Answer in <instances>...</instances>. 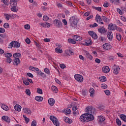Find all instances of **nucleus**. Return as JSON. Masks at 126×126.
I'll return each instance as SVG.
<instances>
[{
    "label": "nucleus",
    "mask_w": 126,
    "mask_h": 126,
    "mask_svg": "<svg viewBox=\"0 0 126 126\" xmlns=\"http://www.w3.org/2000/svg\"><path fill=\"white\" fill-rule=\"evenodd\" d=\"M79 21V19L76 18L75 16L71 17L69 20L70 26L72 27V28H74L75 26L77 25V23H78Z\"/></svg>",
    "instance_id": "2"
},
{
    "label": "nucleus",
    "mask_w": 126,
    "mask_h": 126,
    "mask_svg": "<svg viewBox=\"0 0 126 126\" xmlns=\"http://www.w3.org/2000/svg\"><path fill=\"white\" fill-rule=\"evenodd\" d=\"M4 16L5 17L6 20H9V18L11 17V14H4Z\"/></svg>",
    "instance_id": "35"
},
{
    "label": "nucleus",
    "mask_w": 126,
    "mask_h": 126,
    "mask_svg": "<svg viewBox=\"0 0 126 126\" xmlns=\"http://www.w3.org/2000/svg\"><path fill=\"white\" fill-rule=\"evenodd\" d=\"M84 45H85L86 46H90L92 45V41H91V39H88L85 41V44H84Z\"/></svg>",
    "instance_id": "18"
},
{
    "label": "nucleus",
    "mask_w": 126,
    "mask_h": 126,
    "mask_svg": "<svg viewBox=\"0 0 126 126\" xmlns=\"http://www.w3.org/2000/svg\"><path fill=\"white\" fill-rule=\"evenodd\" d=\"M102 19L104 21V22H109L110 21V19L109 18L106 17L105 16H102L101 17Z\"/></svg>",
    "instance_id": "33"
},
{
    "label": "nucleus",
    "mask_w": 126,
    "mask_h": 126,
    "mask_svg": "<svg viewBox=\"0 0 126 126\" xmlns=\"http://www.w3.org/2000/svg\"><path fill=\"white\" fill-rule=\"evenodd\" d=\"M100 18H101V16H100V15L96 14L95 16V20L96 22H98V21H99V20L100 19Z\"/></svg>",
    "instance_id": "43"
},
{
    "label": "nucleus",
    "mask_w": 126,
    "mask_h": 126,
    "mask_svg": "<svg viewBox=\"0 0 126 126\" xmlns=\"http://www.w3.org/2000/svg\"><path fill=\"white\" fill-rule=\"evenodd\" d=\"M14 109L16 111H18V112H20L21 111V106L16 104L14 106Z\"/></svg>",
    "instance_id": "21"
},
{
    "label": "nucleus",
    "mask_w": 126,
    "mask_h": 126,
    "mask_svg": "<svg viewBox=\"0 0 126 126\" xmlns=\"http://www.w3.org/2000/svg\"><path fill=\"white\" fill-rule=\"evenodd\" d=\"M65 113L66 114H67V115L70 114V113H71V110L70 109L66 108L65 109Z\"/></svg>",
    "instance_id": "44"
},
{
    "label": "nucleus",
    "mask_w": 126,
    "mask_h": 126,
    "mask_svg": "<svg viewBox=\"0 0 126 126\" xmlns=\"http://www.w3.org/2000/svg\"><path fill=\"white\" fill-rule=\"evenodd\" d=\"M68 42L69 43V44H76V41H75L74 40L71 39V38H69L68 39Z\"/></svg>",
    "instance_id": "34"
},
{
    "label": "nucleus",
    "mask_w": 126,
    "mask_h": 126,
    "mask_svg": "<svg viewBox=\"0 0 126 126\" xmlns=\"http://www.w3.org/2000/svg\"><path fill=\"white\" fill-rule=\"evenodd\" d=\"M13 64L16 66H17L18 64L20 63V60L19 58H15L13 61Z\"/></svg>",
    "instance_id": "7"
},
{
    "label": "nucleus",
    "mask_w": 126,
    "mask_h": 126,
    "mask_svg": "<svg viewBox=\"0 0 126 126\" xmlns=\"http://www.w3.org/2000/svg\"><path fill=\"white\" fill-rule=\"evenodd\" d=\"M107 87H108V86H107L106 84H101V88H102V89H107Z\"/></svg>",
    "instance_id": "49"
},
{
    "label": "nucleus",
    "mask_w": 126,
    "mask_h": 126,
    "mask_svg": "<svg viewBox=\"0 0 126 126\" xmlns=\"http://www.w3.org/2000/svg\"><path fill=\"white\" fill-rule=\"evenodd\" d=\"M98 31L99 33H101V34H104V33H106V32H107V31L105 29L104 27H100V28L98 29Z\"/></svg>",
    "instance_id": "12"
},
{
    "label": "nucleus",
    "mask_w": 126,
    "mask_h": 126,
    "mask_svg": "<svg viewBox=\"0 0 126 126\" xmlns=\"http://www.w3.org/2000/svg\"><path fill=\"white\" fill-rule=\"evenodd\" d=\"M120 69H121V68H120V67H117L116 68L114 69V74H119V71L120 70Z\"/></svg>",
    "instance_id": "30"
},
{
    "label": "nucleus",
    "mask_w": 126,
    "mask_h": 126,
    "mask_svg": "<svg viewBox=\"0 0 126 126\" xmlns=\"http://www.w3.org/2000/svg\"><path fill=\"white\" fill-rule=\"evenodd\" d=\"M50 120L53 122L54 126H60V122L58 121V119L54 116H50Z\"/></svg>",
    "instance_id": "3"
},
{
    "label": "nucleus",
    "mask_w": 126,
    "mask_h": 126,
    "mask_svg": "<svg viewBox=\"0 0 126 126\" xmlns=\"http://www.w3.org/2000/svg\"><path fill=\"white\" fill-rule=\"evenodd\" d=\"M74 78L78 82H83V76L79 74H75Z\"/></svg>",
    "instance_id": "4"
},
{
    "label": "nucleus",
    "mask_w": 126,
    "mask_h": 126,
    "mask_svg": "<svg viewBox=\"0 0 126 126\" xmlns=\"http://www.w3.org/2000/svg\"><path fill=\"white\" fill-rule=\"evenodd\" d=\"M73 38L75 41H77V42H80L82 40V37L78 35H74Z\"/></svg>",
    "instance_id": "13"
},
{
    "label": "nucleus",
    "mask_w": 126,
    "mask_h": 126,
    "mask_svg": "<svg viewBox=\"0 0 126 126\" xmlns=\"http://www.w3.org/2000/svg\"><path fill=\"white\" fill-rule=\"evenodd\" d=\"M66 3L68 4L69 6H72V3L69 1H66Z\"/></svg>",
    "instance_id": "64"
},
{
    "label": "nucleus",
    "mask_w": 126,
    "mask_h": 126,
    "mask_svg": "<svg viewBox=\"0 0 126 126\" xmlns=\"http://www.w3.org/2000/svg\"><path fill=\"white\" fill-rule=\"evenodd\" d=\"M105 120V117L100 116L98 119V124H102V122H104Z\"/></svg>",
    "instance_id": "27"
},
{
    "label": "nucleus",
    "mask_w": 126,
    "mask_h": 126,
    "mask_svg": "<svg viewBox=\"0 0 126 126\" xmlns=\"http://www.w3.org/2000/svg\"><path fill=\"white\" fill-rule=\"evenodd\" d=\"M86 109L87 113L83 114L80 116V121L84 123H88V122L94 121V116L92 115V110H93V108L90 106H88Z\"/></svg>",
    "instance_id": "1"
},
{
    "label": "nucleus",
    "mask_w": 126,
    "mask_h": 126,
    "mask_svg": "<svg viewBox=\"0 0 126 126\" xmlns=\"http://www.w3.org/2000/svg\"><path fill=\"white\" fill-rule=\"evenodd\" d=\"M53 24L54 25V26H56V27H58V28H60L63 26V25L62 24V22L58 19H55L53 21Z\"/></svg>",
    "instance_id": "5"
},
{
    "label": "nucleus",
    "mask_w": 126,
    "mask_h": 126,
    "mask_svg": "<svg viewBox=\"0 0 126 126\" xmlns=\"http://www.w3.org/2000/svg\"><path fill=\"white\" fill-rule=\"evenodd\" d=\"M86 57L87 59H89V60H91V61H92L93 59V57L92 56V55H90V53L87 51L86 52Z\"/></svg>",
    "instance_id": "16"
},
{
    "label": "nucleus",
    "mask_w": 126,
    "mask_h": 126,
    "mask_svg": "<svg viewBox=\"0 0 126 126\" xmlns=\"http://www.w3.org/2000/svg\"><path fill=\"white\" fill-rule=\"evenodd\" d=\"M94 9H95V10H97V11H99L101 12L102 11V7H94Z\"/></svg>",
    "instance_id": "41"
},
{
    "label": "nucleus",
    "mask_w": 126,
    "mask_h": 126,
    "mask_svg": "<svg viewBox=\"0 0 126 126\" xmlns=\"http://www.w3.org/2000/svg\"><path fill=\"white\" fill-rule=\"evenodd\" d=\"M2 120H3V121H5V122H6L8 124H9L10 123V118L8 117V116H2L1 118Z\"/></svg>",
    "instance_id": "14"
},
{
    "label": "nucleus",
    "mask_w": 126,
    "mask_h": 126,
    "mask_svg": "<svg viewBox=\"0 0 126 126\" xmlns=\"http://www.w3.org/2000/svg\"><path fill=\"white\" fill-rule=\"evenodd\" d=\"M41 26H43L45 28H49L51 27V24L49 23H42L41 24H40Z\"/></svg>",
    "instance_id": "15"
},
{
    "label": "nucleus",
    "mask_w": 126,
    "mask_h": 126,
    "mask_svg": "<svg viewBox=\"0 0 126 126\" xmlns=\"http://www.w3.org/2000/svg\"><path fill=\"white\" fill-rule=\"evenodd\" d=\"M20 43L18 41H14V48H20Z\"/></svg>",
    "instance_id": "23"
},
{
    "label": "nucleus",
    "mask_w": 126,
    "mask_h": 126,
    "mask_svg": "<svg viewBox=\"0 0 126 126\" xmlns=\"http://www.w3.org/2000/svg\"><path fill=\"white\" fill-rule=\"evenodd\" d=\"M10 4L11 6H17V0H10Z\"/></svg>",
    "instance_id": "11"
},
{
    "label": "nucleus",
    "mask_w": 126,
    "mask_h": 126,
    "mask_svg": "<svg viewBox=\"0 0 126 126\" xmlns=\"http://www.w3.org/2000/svg\"><path fill=\"white\" fill-rule=\"evenodd\" d=\"M37 93H38V94H43V90H42V89H41L40 88H38L37 89Z\"/></svg>",
    "instance_id": "54"
},
{
    "label": "nucleus",
    "mask_w": 126,
    "mask_h": 126,
    "mask_svg": "<svg viewBox=\"0 0 126 126\" xmlns=\"http://www.w3.org/2000/svg\"><path fill=\"white\" fill-rule=\"evenodd\" d=\"M3 27L4 28L7 29V28H9V24H8V23H4L3 25Z\"/></svg>",
    "instance_id": "53"
},
{
    "label": "nucleus",
    "mask_w": 126,
    "mask_h": 126,
    "mask_svg": "<svg viewBox=\"0 0 126 126\" xmlns=\"http://www.w3.org/2000/svg\"><path fill=\"white\" fill-rule=\"evenodd\" d=\"M21 57V54L20 53H16L13 55V57L17 59V58H20Z\"/></svg>",
    "instance_id": "24"
},
{
    "label": "nucleus",
    "mask_w": 126,
    "mask_h": 126,
    "mask_svg": "<svg viewBox=\"0 0 126 126\" xmlns=\"http://www.w3.org/2000/svg\"><path fill=\"white\" fill-rule=\"evenodd\" d=\"M108 29H109V30H111V31H114L117 29V25L115 24L114 25L112 23L109 24L108 26Z\"/></svg>",
    "instance_id": "6"
},
{
    "label": "nucleus",
    "mask_w": 126,
    "mask_h": 126,
    "mask_svg": "<svg viewBox=\"0 0 126 126\" xmlns=\"http://www.w3.org/2000/svg\"><path fill=\"white\" fill-rule=\"evenodd\" d=\"M27 75H28L29 77H31L32 78H33V77H34V76L31 73H27Z\"/></svg>",
    "instance_id": "58"
},
{
    "label": "nucleus",
    "mask_w": 126,
    "mask_h": 126,
    "mask_svg": "<svg viewBox=\"0 0 126 126\" xmlns=\"http://www.w3.org/2000/svg\"><path fill=\"white\" fill-rule=\"evenodd\" d=\"M4 55L5 56V57L7 58V59L11 58V57H12V54H11V53H5Z\"/></svg>",
    "instance_id": "28"
},
{
    "label": "nucleus",
    "mask_w": 126,
    "mask_h": 126,
    "mask_svg": "<svg viewBox=\"0 0 126 126\" xmlns=\"http://www.w3.org/2000/svg\"><path fill=\"white\" fill-rule=\"evenodd\" d=\"M11 10V11H13V12H17V11H18V9H16V6H12Z\"/></svg>",
    "instance_id": "31"
},
{
    "label": "nucleus",
    "mask_w": 126,
    "mask_h": 126,
    "mask_svg": "<svg viewBox=\"0 0 126 126\" xmlns=\"http://www.w3.org/2000/svg\"><path fill=\"white\" fill-rule=\"evenodd\" d=\"M25 29H26L27 30L30 29V25L28 24L25 25Z\"/></svg>",
    "instance_id": "59"
},
{
    "label": "nucleus",
    "mask_w": 126,
    "mask_h": 126,
    "mask_svg": "<svg viewBox=\"0 0 126 126\" xmlns=\"http://www.w3.org/2000/svg\"><path fill=\"white\" fill-rule=\"evenodd\" d=\"M31 126H37V122H36V120H33L32 122Z\"/></svg>",
    "instance_id": "48"
},
{
    "label": "nucleus",
    "mask_w": 126,
    "mask_h": 126,
    "mask_svg": "<svg viewBox=\"0 0 126 126\" xmlns=\"http://www.w3.org/2000/svg\"><path fill=\"white\" fill-rule=\"evenodd\" d=\"M29 69L30 70H32V71H39V68L33 66H30Z\"/></svg>",
    "instance_id": "26"
},
{
    "label": "nucleus",
    "mask_w": 126,
    "mask_h": 126,
    "mask_svg": "<svg viewBox=\"0 0 126 126\" xmlns=\"http://www.w3.org/2000/svg\"><path fill=\"white\" fill-rule=\"evenodd\" d=\"M25 42L26 43H27V44H30V43H31V41L30 40V39L27 38L25 40Z\"/></svg>",
    "instance_id": "61"
},
{
    "label": "nucleus",
    "mask_w": 126,
    "mask_h": 126,
    "mask_svg": "<svg viewBox=\"0 0 126 126\" xmlns=\"http://www.w3.org/2000/svg\"><path fill=\"white\" fill-rule=\"evenodd\" d=\"M65 53L68 56H72V55H73V52L71 51L70 50H65Z\"/></svg>",
    "instance_id": "22"
},
{
    "label": "nucleus",
    "mask_w": 126,
    "mask_h": 126,
    "mask_svg": "<svg viewBox=\"0 0 126 126\" xmlns=\"http://www.w3.org/2000/svg\"><path fill=\"white\" fill-rule=\"evenodd\" d=\"M5 30L4 28H0V33H4Z\"/></svg>",
    "instance_id": "62"
},
{
    "label": "nucleus",
    "mask_w": 126,
    "mask_h": 126,
    "mask_svg": "<svg viewBox=\"0 0 126 126\" xmlns=\"http://www.w3.org/2000/svg\"><path fill=\"white\" fill-rule=\"evenodd\" d=\"M44 21H48L49 20V17L48 16H44L43 18Z\"/></svg>",
    "instance_id": "51"
},
{
    "label": "nucleus",
    "mask_w": 126,
    "mask_h": 126,
    "mask_svg": "<svg viewBox=\"0 0 126 126\" xmlns=\"http://www.w3.org/2000/svg\"><path fill=\"white\" fill-rule=\"evenodd\" d=\"M102 47L103 48V49H104V50H111V49L112 48V46H111V45L108 44V43H105L102 45Z\"/></svg>",
    "instance_id": "9"
},
{
    "label": "nucleus",
    "mask_w": 126,
    "mask_h": 126,
    "mask_svg": "<svg viewBox=\"0 0 126 126\" xmlns=\"http://www.w3.org/2000/svg\"><path fill=\"white\" fill-rule=\"evenodd\" d=\"M95 33V32H93V31H90L88 32V34L91 36V37H93V35H94V33Z\"/></svg>",
    "instance_id": "45"
},
{
    "label": "nucleus",
    "mask_w": 126,
    "mask_h": 126,
    "mask_svg": "<svg viewBox=\"0 0 126 126\" xmlns=\"http://www.w3.org/2000/svg\"><path fill=\"white\" fill-rule=\"evenodd\" d=\"M9 46H11V47H8V48H10L11 49V48H12V47H14V41H12L9 45Z\"/></svg>",
    "instance_id": "60"
},
{
    "label": "nucleus",
    "mask_w": 126,
    "mask_h": 126,
    "mask_svg": "<svg viewBox=\"0 0 126 126\" xmlns=\"http://www.w3.org/2000/svg\"><path fill=\"white\" fill-rule=\"evenodd\" d=\"M99 79L101 82H105V81H107V78L105 76H101V77H99Z\"/></svg>",
    "instance_id": "36"
},
{
    "label": "nucleus",
    "mask_w": 126,
    "mask_h": 126,
    "mask_svg": "<svg viewBox=\"0 0 126 126\" xmlns=\"http://www.w3.org/2000/svg\"><path fill=\"white\" fill-rule=\"evenodd\" d=\"M116 123L117 125H118L119 126H122V121H121L120 119H119V118L116 119Z\"/></svg>",
    "instance_id": "40"
},
{
    "label": "nucleus",
    "mask_w": 126,
    "mask_h": 126,
    "mask_svg": "<svg viewBox=\"0 0 126 126\" xmlns=\"http://www.w3.org/2000/svg\"><path fill=\"white\" fill-rule=\"evenodd\" d=\"M51 90H52L53 92H55L57 93L58 92V88L55 86H52L51 87Z\"/></svg>",
    "instance_id": "32"
},
{
    "label": "nucleus",
    "mask_w": 126,
    "mask_h": 126,
    "mask_svg": "<svg viewBox=\"0 0 126 126\" xmlns=\"http://www.w3.org/2000/svg\"><path fill=\"white\" fill-rule=\"evenodd\" d=\"M23 82L24 83V84H25V85H26L27 86L29 85V84H30V83H29V82H28V81H27V80H23Z\"/></svg>",
    "instance_id": "42"
},
{
    "label": "nucleus",
    "mask_w": 126,
    "mask_h": 126,
    "mask_svg": "<svg viewBox=\"0 0 126 126\" xmlns=\"http://www.w3.org/2000/svg\"><path fill=\"white\" fill-rule=\"evenodd\" d=\"M26 93L27 95H28V96H30L31 95V92H30V90L27 89L26 90Z\"/></svg>",
    "instance_id": "46"
},
{
    "label": "nucleus",
    "mask_w": 126,
    "mask_h": 126,
    "mask_svg": "<svg viewBox=\"0 0 126 126\" xmlns=\"http://www.w3.org/2000/svg\"><path fill=\"white\" fill-rule=\"evenodd\" d=\"M107 36L109 41H113V32L108 31L107 32Z\"/></svg>",
    "instance_id": "8"
},
{
    "label": "nucleus",
    "mask_w": 126,
    "mask_h": 126,
    "mask_svg": "<svg viewBox=\"0 0 126 126\" xmlns=\"http://www.w3.org/2000/svg\"><path fill=\"white\" fill-rule=\"evenodd\" d=\"M120 119H121V120H122V121H123L124 122L126 123V115L120 114Z\"/></svg>",
    "instance_id": "20"
},
{
    "label": "nucleus",
    "mask_w": 126,
    "mask_h": 126,
    "mask_svg": "<svg viewBox=\"0 0 126 126\" xmlns=\"http://www.w3.org/2000/svg\"><path fill=\"white\" fill-rule=\"evenodd\" d=\"M117 24L120 25V26H123V23L121 22L119 20H117L116 21Z\"/></svg>",
    "instance_id": "57"
},
{
    "label": "nucleus",
    "mask_w": 126,
    "mask_h": 126,
    "mask_svg": "<svg viewBox=\"0 0 126 126\" xmlns=\"http://www.w3.org/2000/svg\"><path fill=\"white\" fill-rule=\"evenodd\" d=\"M104 92H105L106 95H107V96L111 95V93L110 92V91H109L108 90L104 91Z\"/></svg>",
    "instance_id": "52"
},
{
    "label": "nucleus",
    "mask_w": 126,
    "mask_h": 126,
    "mask_svg": "<svg viewBox=\"0 0 126 126\" xmlns=\"http://www.w3.org/2000/svg\"><path fill=\"white\" fill-rule=\"evenodd\" d=\"M1 108H2L3 110H4V111H8V106L4 104L1 105Z\"/></svg>",
    "instance_id": "25"
},
{
    "label": "nucleus",
    "mask_w": 126,
    "mask_h": 126,
    "mask_svg": "<svg viewBox=\"0 0 126 126\" xmlns=\"http://www.w3.org/2000/svg\"><path fill=\"white\" fill-rule=\"evenodd\" d=\"M64 121L65 123H66V124H71V123H72V120L67 117H65Z\"/></svg>",
    "instance_id": "29"
},
{
    "label": "nucleus",
    "mask_w": 126,
    "mask_h": 126,
    "mask_svg": "<svg viewBox=\"0 0 126 126\" xmlns=\"http://www.w3.org/2000/svg\"><path fill=\"white\" fill-rule=\"evenodd\" d=\"M56 53H59V54H62L63 53V50L61 49V48H56L55 49Z\"/></svg>",
    "instance_id": "37"
},
{
    "label": "nucleus",
    "mask_w": 126,
    "mask_h": 126,
    "mask_svg": "<svg viewBox=\"0 0 126 126\" xmlns=\"http://www.w3.org/2000/svg\"><path fill=\"white\" fill-rule=\"evenodd\" d=\"M102 70L104 73H108L110 71V67L108 66H105L102 67Z\"/></svg>",
    "instance_id": "10"
},
{
    "label": "nucleus",
    "mask_w": 126,
    "mask_h": 126,
    "mask_svg": "<svg viewBox=\"0 0 126 126\" xmlns=\"http://www.w3.org/2000/svg\"><path fill=\"white\" fill-rule=\"evenodd\" d=\"M3 3H4L6 5H8V2L7 0H1Z\"/></svg>",
    "instance_id": "63"
},
{
    "label": "nucleus",
    "mask_w": 126,
    "mask_h": 126,
    "mask_svg": "<svg viewBox=\"0 0 126 126\" xmlns=\"http://www.w3.org/2000/svg\"><path fill=\"white\" fill-rule=\"evenodd\" d=\"M6 63H11L12 62V59H11V58H7L6 59Z\"/></svg>",
    "instance_id": "47"
},
{
    "label": "nucleus",
    "mask_w": 126,
    "mask_h": 126,
    "mask_svg": "<svg viewBox=\"0 0 126 126\" xmlns=\"http://www.w3.org/2000/svg\"><path fill=\"white\" fill-rule=\"evenodd\" d=\"M117 12H118L119 14H120V15H122L123 14V11L120 8H118L117 9Z\"/></svg>",
    "instance_id": "55"
},
{
    "label": "nucleus",
    "mask_w": 126,
    "mask_h": 126,
    "mask_svg": "<svg viewBox=\"0 0 126 126\" xmlns=\"http://www.w3.org/2000/svg\"><path fill=\"white\" fill-rule=\"evenodd\" d=\"M92 38H93V39H94V40L98 39V35H97V34H96L95 32H94V35H93Z\"/></svg>",
    "instance_id": "50"
},
{
    "label": "nucleus",
    "mask_w": 126,
    "mask_h": 126,
    "mask_svg": "<svg viewBox=\"0 0 126 126\" xmlns=\"http://www.w3.org/2000/svg\"><path fill=\"white\" fill-rule=\"evenodd\" d=\"M60 66L61 68H62V69H64V68H65V67H66L64 64H60Z\"/></svg>",
    "instance_id": "56"
},
{
    "label": "nucleus",
    "mask_w": 126,
    "mask_h": 126,
    "mask_svg": "<svg viewBox=\"0 0 126 126\" xmlns=\"http://www.w3.org/2000/svg\"><path fill=\"white\" fill-rule=\"evenodd\" d=\"M44 71L46 73V74H48V75H50L51 74V72L50 71V70L48 69V68H45L44 69Z\"/></svg>",
    "instance_id": "39"
},
{
    "label": "nucleus",
    "mask_w": 126,
    "mask_h": 126,
    "mask_svg": "<svg viewBox=\"0 0 126 126\" xmlns=\"http://www.w3.org/2000/svg\"><path fill=\"white\" fill-rule=\"evenodd\" d=\"M116 38L118 41L122 40V35L120 33H116Z\"/></svg>",
    "instance_id": "38"
},
{
    "label": "nucleus",
    "mask_w": 126,
    "mask_h": 126,
    "mask_svg": "<svg viewBox=\"0 0 126 126\" xmlns=\"http://www.w3.org/2000/svg\"><path fill=\"white\" fill-rule=\"evenodd\" d=\"M35 100L37 101V102H42L44 98L41 96H35Z\"/></svg>",
    "instance_id": "19"
},
{
    "label": "nucleus",
    "mask_w": 126,
    "mask_h": 126,
    "mask_svg": "<svg viewBox=\"0 0 126 126\" xmlns=\"http://www.w3.org/2000/svg\"><path fill=\"white\" fill-rule=\"evenodd\" d=\"M55 101L54 98H49L48 99V103L50 106H54L55 104Z\"/></svg>",
    "instance_id": "17"
}]
</instances>
